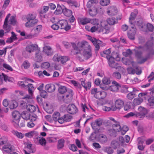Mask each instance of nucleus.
Listing matches in <instances>:
<instances>
[{
	"mask_svg": "<svg viewBox=\"0 0 154 154\" xmlns=\"http://www.w3.org/2000/svg\"><path fill=\"white\" fill-rule=\"evenodd\" d=\"M26 83V81H19L17 83V85L21 88H28L29 94L26 95L24 97V98L26 100H28L27 101H29V100L30 99L32 98L33 94L32 89H34V87L32 84L29 83L27 85H26L25 84Z\"/></svg>",
	"mask_w": 154,
	"mask_h": 154,
	"instance_id": "obj_1",
	"label": "nucleus"
},
{
	"mask_svg": "<svg viewBox=\"0 0 154 154\" xmlns=\"http://www.w3.org/2000/svg\"><path fill=\"white\" fill-rule=\"evenodd\" d=\"M115 55V57L113 56L112 57L110 56H106V58L107 59L108 62V64L109 66L112 68H116L117 69L118 68V63L116 62L114 58L117 61H119L120 60V58L119 57V54L117 53H116Z\"/></svg>",
	"mask_w": 154,
	"mask_h": 154,
	"instance_id": "obj_2",
	"label": "nucleus"
},
{
	"mask_svg": "<svg viewBox=\"0 0 154 154\" xmlns=\"http://www.w3.org/2000/svg\"><path fill=\"white\" fill-rule=\"evenodd\" d=\"M73 94V92L72 90L68 89L67 92L62 96L63 101L66 103L70 102L72 99Z\"/></svg>",
	"mask_w": 154,
	"mask_h": 154,
	"instance_id": "obj_3",
	"label": "nucleus"
},
{
	"mask_svg": "<svg viewBox=\"0 0 154 154\" xmlns=\"http://www.w3.org/2000/svg\"><path fill=\"white\" fill-rule=\"evenodd\" d=\"M14 146L10 144L4 145L2 148V150L4 151L7 153H9V154H17L14 151Z\"/></svg>",
	"mask_w": 154,
	"mask_h": 154,
	"instance_id": "obj_4",
	"label": "nucleus"
},
{
	"mask_svg": "<svg viewBox=\"0 0 154 154\" xmlns=\"http://www.w3.org/2000/svg\"><path fill=\"white\" fill-rule=\"evenodd\" d=\"M114 104L115 107L112 109L113 111H115L117 109H121L124 106V102L123 99L118 98L115 100Z\"/></svg>",
	"mask_w": 154,
	"mask_h": 154,
	"instance_id": "obj_5",
	"label": "nucleus"
},
{
	"mask_svg": "<svg viewBox=\"0 0 154 154\" xmlns=\"http://www.w3.org/2000/svg\"><path fill=\"white\" fill-rule=\"evenodd\" d=\"M58 23L60 26L61 29H64L66 31H67L71 29L70 25L68 24V21L66 20H60L59 21Z\"/></svg>",
	"mask_w": 154,
	"mask_h": 154,
	"instance_id": "obj_6",
	"label": "nucleus"
},
{
	"mask_svg": "<svg viewBox=\"0 0 154 154\" xmlns=\"http://www.w3.org/2000/svg\"><path fill=\"white\" fill-rule=\"evenodd\" d=\"M3 79L5 82L8 81L9 82H12L13 80V78L9 77L7 75L2 73L1 74H0V85L2 84Z\"/></svg>",
	"mask_w": 154,
	"mask_h": 154,
	"instance_id": "obj_7",
	"label": "nucleus"
},
{
	"mask_svg": "<svg viewBox=\"0 0 154 154\" xmlns=\"http://www.w3.org/2000/svg\"><path fill=\"white\" fill-rule=\"evenodd\" d=\"M139 112L137 113L136 115L137 116H140V118H142L144 117L148 113L147 110L145 108L142 106H140L138 109Z\"/></svg>",
	"mask_w": 154,
	"mask_h": 154,
	"instance_id": "obj_8",
	"label": "nucleus"
},
{
	"mask_svg": "<svg viewBox=\"0 0 154 154\" xmlns=\"http://www.w3.org/2000/svg\"><path fill=\"white\" fill-rule=\"evenodd\" d=\"M112 84V85L109 88V90L114 92L118 91L119 88L121 87L120 85L115 81H113Z\"/></svg>",
	"mask_w": 154,
	"mask_h": 154,
	"instance_id": "obj_9",
	"label": "nucleus"
},
{
	"mask_svg": "<svg viewBox=\"0 0 154 154\" xmlns=\"http://www.w3.org/2000/svg\"><path fill=\"white\" fill-rule=\"evenodd\" d=\"M69 113L71 114H74L77 112L78 109L76 106L73 104H69L67 107Z\"/></svg>",
	"mask_w": 154,
	"mask_h": 154,
	"instance_id": "obj_10",
	"label": "nucleus"
},
{
	"mask_svg": "<svg viewBox=\"0 0 154 154\" xmlns=\"http://www.w3.org/2000/svg\"><path fill=\"white\" fill-rule=\"evenodd\" d=\"M52 118L55 122L57 121L61 124H62L63 122V120L61 119V117H60V114L58 112H55L53 115Z\"/></svg>",
	"mask_w": 154,
	"mask_h": 154,
	"instance_id": "obj_11",
	"label": "nucleus"
},
{
	"mask_svg": "<svg viewBox=\"0 0 154 154\" xmlns=\"http://www.w3.org/2000/svg\"><path fill=\"white\" fill-rule=\"evenodd\" d=\"M72 46L73 48L71 50V52L73 54L75 55L78 54H81V50L79 49V47L77 46L74 42H71Z\"/></svg>",
	"mask_w": 154,
	"mask_h": 154,
	"instance_id": "obj_12",
	"label": "nucleus"
},
{
	"mask_svg": "<svg viewBox=\"0 0 154 154\" xmlns=\"http://www.w3.org/2000/svg\"><path fill=\"white\" fill-rule=\"evenodd\" d=\"M44 52L48 56L53 54V51L51 48L49 46H45L43 47Z\"/></svg>",
	"mask_w": 154,
	"mask_h": 154,
	"instance_id": "obj_13",
	"label": "nucleus"
},
{
	"mask_svg": "<svg viewBox=\"0 0 154 154\" xmlns=\"http://www.w3.org/2000/svg\"><path fill=\"white\" fill-rule=\"evenodd\" d=\"M56 87L55 85L52 84H49L46 85L45 86L46 90L48 92L51 93L54 91Z\"/></svg>",
	"mask_w": 154,
	"mask_h": 154,
	"instance_id": "obj_14",
	"label": "nucleus"
},
{
	"mask_svg": "<svg viewBox=\"0 0 154 154\" xmlns=\"http://www.w3.org/2000/svg\"><path fill=\"white\" fill-rule=\"evenodd\" d=\"M106 93L105 91H98L95 95L96 98L99 100L103 99L106 97Z\"/></svg>",
	"mask_w": 154,
	"mask_h": 154,
	"instance_id": "obj_15",
	"label": "nucleus"
},
{
	"mask_svg": "<svg viewBox=\"0 0 154 154\" xmlns=\"http://www.w3.org/2000/svg\"><path fill=\"white\" fill-rule=\"evenodd\" d=\"M81 85L85 90L87 91L88 89H90L91 86V83L90 82H87L85 80L84 81H81Z\"/></svg>",
	"mask_w": 154,
	"mask_h": 154,
	"instance_id": "obj_16",
	"label": "nucleus"
},
{
	"mask_svg": "<svg viewBox=\"0 0 154 154\" xmlns=\"http://www.w3.org/2000/svg\"><path fill=\"white\" fill-rule=\"evenodd\" d=\"M78 22L82 25H85L91 22V19L86 17L79 18L78 20Z\"/></svg>",
	"mask_w": 154,
	"mask_h": 154,
	"instance_id": "obj_17",
	"label": "nucleus"
},
{
	"mask_svg": "<svg viewBox=\"0 0 154 154\" xmlns=\"http://www.w3.org/2000/svg\"><path fill=\"white\" fill-rule=\"evenodd\" d=\"M109 10L107 11L108 14L110 15H115L117 12V10L116 7L114 6H111L109 8Z\"/></svg>",
	"mask_w": 154,
	"mask_h": 154,
	"instance_id": "obj_18",
	"label": "nucleus"
},
{
	"mask_svg": "<svg viewBox=\"0 0 154 154\" xmlns=\"http://www.w3.org/2000/svg\"><path fill=\"white\" fill-rule=\"evenodd\" d=\"M38 21V20L36 19L33 20H28V21L25 23V26L27 27H32L36 24Z\"/></svg>",
	"mask_w": 154,
	"mask_h": 154,
	"instance_id": "obj_19",
	"label": "nucleus"
},
{
	"mask_svg": "<svg viewBox=\"0 0 154 154\" xmlns=\"http://www.w3.org/2000/svg\"><path fill=\"white\" fill-rule=\"evenodd\" d=\"M38 47V45L36 44H32L27 46L26 48V50L29 53H31L36 50Z\"/></svg>",
	"mask_w": 154,
	"mask_h": 154,
	"instance_id": "obj_20",
	"label": "nucleus"
},
{
	"mask_svg": "<svg viewBox=\"0 0 154 154\" xmlns=\"http://www.w3.org/2000/svg\"><path fill=\"white\" fill-rule=\"evenodd\" d=\"M88 50V51H85L84 52V55L87 59H88L92 56L91 46H89Z\"/></svg>",
	"mask_w": 154,
	"mask_h": 154,
	"instance_id": "obj_21",
	"label": "nucleus"
},
{
	"mask_svg": "<svg viewBox=\"0 0 154 154\" xmlns=\"http://www.w3.org/2000/svg\"><path fill=\"white\" fill-rule=\"evenodd\" d=\"M79 48H82L85 49L86 48H88L89 46H90L88 45V42L86 41L82 42H78L77 44Z\"/></svg>",
	"mask_w": 154,
	"mask_h": 154,
	"instance_id": "obj_22",
	"label": "nucleus"
},
{
	"mask_svg": "<svg viewBox=\"0 0 154 154\" xmlns=\"http://www.w3.org/2000/svg\"><path fill=\"white\" fill-rule=\"evenodd\" d=\"M107 23L110 25H114L118 23L117 19L114 17L109 18L106 20Z\"/></svg>",
	"mask_w": 154,
	"mask_h": 154,
	"instance_id": "obj_23",
	"label": "nucleus"
},
{
	"mask_svg": "<svg viewBox=\"0 0 154 154\" xmlns=\"http://www.w3.org/2000/svg\"><path fill=\"white\" fill-rule=\"evenodd\" d=\"M111 48H109L108 49L103 51V52H100V56L102 57H106L107 56H109V54L111 52Z\"/></svg>",
	"mask_w": 154,
	"mask_h": 154,
	"instance_id": "obj_24",
	"label": "nucleus"
},
{
	"mask_svg": "<svg viewBox=\"0 0 154 154\" xmlns=\"http://www.w3.org/2000/svg\"><path fill=\"white\" fill-rule=\"evenodd\" d=\"M12 115L14 119L16 120H19L21 116L20 113L17 111H14L13 112Z\"/></svg>",
	"mask_w": 154,
	"mask_h": 154,
	"instance_id": "obj_25",
	"label": "nucleus"
},
{
	"mask_svg": "<svg viewBox=\"0 0 154 154\" xmlns=\"http://www.w3.org/2000/svg\"><path fill=\"white\" fill-rule=\"evenodd\" d=\"M99 141L101 143H104L107 142V138L106 136L103 134H100L99 136Z\"/></svg>",
	"mask_w": 154,
	"mask_h": 154,
	"instance_id": "obj_26",
	"label": "nucleus"
},
{
	"mask_svg": "<svg viewBox=\"0 0 154 154\" xmlns=\"http://www.w3.org/2000/svg\"><path fill=\"white\" fill-rule=\"evenodd\" d=\"M12 133L14 135L19 139H22L24 136V134H22L21 132H19L16 130H12Z\"/></svg>",
	"mask_w": 154,
	"mask_h": 154,
	"instance_id": "obj_27",
	"label": "nucleus"
},
{
	"mask_svg": "<svg viewBox=\"0 0 154 154\" xmlns=\"http://www.w3.org/2000/svg\"><path fill=\"white\" fill-rule=\"evenodd\" d=\"M63 12L64 15L67 17L71 16L72 14L71 10L68 9L65 7H64V8L63 10Z\"/></svg>",
	"mask_w": 154,
	"mask_h": 154,
	"instance_id": "obj_28",
	"label": "nucleus"
},
{
	"mask_svg": "<svg viewBox=\"0 0 154 154\" xmlns=\"http://www.w3.org/2000/svg\"><path fill=\"white\" fill-rule=\"evenodd\" d=\"M21 116L23 119L27 120L30 119V114L27 112L23 111L22 113Z\"/></svg>",
	"mask_w": 154,
	"mask_h": 154,
	"instance_id": "obj_29",
	"label": "nucleus"
},
{
	"mask_svg": "<svg viewBox=\"0 0 154 154\" xmlns=\"http://www.w3.org/2000/svg\"><path fill=\"white\" fill-rule=\"evenodd\" d=\"M65 140L63 139H61L58 140V144L57 146V148L58 149H62L64 146Z\"/></svg>",
	"mask_w": 154,
	"mask_h": 154,
	"instance_id": "obj_30",
	"label": "nucleus"
},
{
	"mask_svg": "<svg viewBox=\"0 0 154 154\" xmlns=\"http://www.w3.org/2000/svg\"><path fill=\"white\" fill-rule=\"evenodd\" d=\"M90 15L92 16L96 15L97 14V9L96 7H94L89 10Z\"/></svg>",
	"mask_w": 154,
	"mask_h": 154,
	"instance_id": "obj_31",
	"label": "nucleus"
},
{
	"mask_svg": "<svg viewBox=\"0 0 154 154\" xmlns=\"http://www.w3.org/2000/svg\"><path fill=\"white\" fill-rule=\"evenodd\" d=\"M138 140V148L140 150H143L144 149V147L143 145L144 141L141 138H139Z\"/></svg>",
	"mask_w": 154,
	"mask_h": 154,
	"instance_id": "obj_32",
	"label": "nucleus"
},
{
	"mask_svg": "<svg viewBox=\"0 0 154 154\" xmlns=\"http://www.w3.org/2000/svg\"><path fill=\"white\" fill-rule=\"evenodd\" d=\"M35 59L36 62H40L42 61V57L38 51L35 52Z\"/></svg>",
	"mask_w": 154,
	"mask_h": 154,
	"instance_id": "obj_33",
	"label": "nucleus"
},
{
	"mask_svg": "<svg viewBox=\"0 0 154 154\" xmlns=\"http://www.w3.org/2000/svg\"><path fill=\"white\" fill-rule=\"evenodd\" d=\"M148 105L150 108H154V97H151L148 99Z\"/></svg>",
	"mask_w": 154,
	"mask_h": 154,
	"instance_id": "obj_34",
	"label": "nucleus"
},
{
	"mask_svg": "<svg viewBox=\"0 0 154 154\" xmlns=\"http://www.w3.org/2000/svg\"><path fill=\"white\" fill-rule=\"evenodd\" d=\"M143 101V98H137L134 99L133 103L134 105L137 106L140 104Z\"/></svg>",
	"mask_w": 154,
	"mask_h": 154,
	"instance_id": "obj_35",
	"label": "nucleus"
},
{
	"mask_svg": "<svg viewBox=\"0 0 154 154\" xmlns=\"http://www.w3.org/2000/svg\"><path fill=\"white\" fill-rule=\"evenodd\" d=\"M136 32L132 31L131 29H130L128 33V38L131 40H134L135 39V35Z\"/></svg>",
	"mask_w": 154,
	"mask_h": 154,
	"instance_id": "obj_36",
	"label": "nucleus"
},
{
	"mask_svg": "<svg viewBox=\"0 0 154 154\" xmlns=\"http://www.w3.org/2000/svg\"><path fill=\"white\" fill-rule=\"evenodd\" d=\"M68 90L65 86H60L58 88L59 92L61 94H63L67 92Z\"/></svg>",
	"mask_w": 154,
	"mask_h": 154,
	"instance_id": "obj_37",
	"label": "nucleus"
},
{
	"mask_svg": "<svg viewBox=\"0 0 154 154\" xmlns=\"http://www.w3.org/2000/svg\"><path fill=\"white\" fill-rule=\"evenodd\" d=\"M38 134V133L36 131H32L30 132L26 133L25 136L29 138L32 137L34 136H36Z\"/></svg>",
	"mask_w": 154,
	"mask_h": 154,
	"instance_id": "obj_38",
	"label": "nucleus"
},
{
	"mask_svg": "<svg viewBox=\"0 0 154 154\" xmlns=\"http://www.w3.org/2000/svg\"><path fill=\"white\" fill-rule=\"evenodd\" d=\"M27 110L30 112H34L36 110L35 106L33 105L29 104L26 107Z\"/></svg>",
	"mask_w": 154,
	"mask_h": 154,
	"instance_id": "obj_39",
	"label": "nucleus"
},
{
	"mask_svg": "<svg viewBox=\"0 0 154 154\" xmlns=\"http://www.w3.org/2000/svg\"><path fill=\"white\" fill-rule=\"evenodd\" d=\"M72 116L68 115H65L62 117H61V119L63 120L62 124L65 122H68L70 121Z\"/></svg>",
	"mask_w": 154,
	"mask_h": 154,
	"instance_id": "obj_40",
	"label": "nucleus"
},
{
	"mask_svg": "<svg viewBox=\"0 0 154 154\" xmlns=\"http://www.w3.org/2000/svg\"><path fill=\"white\" fill-rule=\"evenodd\" d=\"M136 17V14L133 12H132L131 13L130 17H129V22L131 24H132L133 23V21L134 20Z\"/></svg>",
	"mask_w": 154,
	"mask_h": 154,
	"instance_id": "obj_41",
	"label": "nucleus"
},
{
	"mask_svg": "<svg viewBox=\"0 0 154 154\" xmlns=\"http://www.w3.org/2000/svg\"><path fill=\"white\" fill-rule=\"evenodd\" d=\"M69 60V58L68 56H61L60 61L62 64H63Z\"/></svg>",
	"mask_w": 154,
	"mask_h": 154,
	"instance_id": "obj_42",
	"label": "nucleus"
},
{
	"mask_svg": "<svg viewBox=\"0 0 154 154\" xmlns=\"http://www.w3.org/2000/svg\"><path fill=\"white\" fill-rule=\"evenodd\" d=\"M112 127L113 129L117 132H119L121 130V127L119 124H115L112 125Z\"/></svg>",
	"mask_w": 154,
	"mask_h": 154,
	"instance_id": "obj_43",
	"label": "nucleus"
},
{
	"mask_svg": "<svg viewBox=\"0 0 154 154\" xmlns=\"http://www.w3.org/2000/svg\"><path fill=\"white\" fill-rule=\"evenodd\" d=\"M3 28L4 30L6 31V32H10L11 29V26L8 25L7 23H4L3 25Z\"/></svg>",
	"mask_w": 154,
	"mask_h": 154,
	"instance_id": "obj_44",
	"label": "nucleus"
},
{
	"mask_svg": "<svg viewBox=\"0 0 154 154\" xmlns=\"http://www.w3.org/2000/svg\"><path fill=\"white\" fill-rule=\"evenodd\" d=\"M39 94L40 96L44 98H46L48 96V94L47 92L45 90H42L39 92Z\"/></svg>",
	"mask_w": 154,
	"mask_h": 154,
	"instance_id": "obj_45",
	"label": "nucleus"
},
{
	"mask_svg": "<svg viewBox=\"0 0 154 154\" xmlns=\"http://www.w3.org/2000/svg\"><path fill=\"white\" fill-rule=\"evenodd\" d=\"M22 66L25 69L28 68L30 66V64L29 61L27 60H25L23 62Z\"/></svg>",
	"mask_w": 154,
	"mask_h": 154,
	"instance_id": "obj_46",
	"label": "nucleus"
},
{
	"mask_svg": "<svg viewBox=\"0 0 154 154\" xmlns=\"http://www.w3.org/2000/svg\"><path fill=\"white\" fill-rule=\"evenodd\" d=\"M103 83L105 85H108L111 82L109 78L107 77H104L102 80Z\"/></svg>",
	"mask_w": 154,
	"mask_h": 154,
	"instance_id": "obj_47",
	"label": "nucleus"
},
{
	"mask_svg": "<svg viewBox=\"0 0 154 154\" xmlns=\"http://www.w3.org/2000/svg\"><path fill=\"white\" fill-rule=\"evenodd\" d=\"M24 97L23 98V99L25 100V101L22 100L20 102V105L21 106H22L23 107H26L27 105L26 102L28 103L30 102L31 100V99H30L29 100V101H28V100H26L24 98Z\"/></svg>",
	"mask_w": 154,
	"mask_h": 154,
	"instance_id": "obj_48",
	"label": "nucleus"
},
{
	"mask_svg": "<svg viewBox=\"0 0 154 154\" xmlns=\"http://www.w3.org/2000/svg\"><path fill=\"white\" fill-rule=\"evenodd\" d=\"M110 2V0H101L100 2V4L102 6H105L108 5Z\"/></svg>",
	"mask_w": 154,
	"mask_h": 154,
	"instance_id": "obj_49",
	"label": "nucleus"
},
{
	"mask_svg": "<svg viewBox=\"0 0 154 154\" xmlns=\"http://www.w3.org/2000/svg\"><path fill=\"white\" fill-rule=\"evenodd\" d=\"M112 76L118 79H120L121 77V75L120 73L117 72H114L112 74Z\"/></svg>",
	"mask_w": 154,
	"mask_h": 154,
	"instance_id": "obj_50",
	"label": "nucleus"
},
{
	"mask_svg": "<svg viewBox=\"0 0 154 154\" xmlns=\"http://www.w3.org/2000/svg\"><path fill=\"white\" fill-rule=\"evenodd\" d=\"M66 3L71 6H75L76 7V2L75 1L73 0H68L66 1Z\"/></svg>",
	"mask_w": 154,
	"mask_h": 154,
	"instance_id": "obj_51",
	"label": "nucleus"
},
{
	"mask_svg": "<svg viewBox=\"0 0 154 154\" xmlns=\"http://www.w3.org/2000/svg\"><path fill=\"white\" fill-rule=\"evenodd\" d=\"M36 17V15L35 14H28L27 17V20H35Z\"/></svg>",
	"mask_w": 154,
	"mask_h": 154,
	"instance_id": "obj_52",
	"label": "nucleus"
},
{
	"mask_svg": "<svg viewBox=\"0 0 154 154\" xmlns=\"http://www.w3.org/2000/svg\"><path fill=\"white\" fill-rule=\"evenodd\" d=\"M38 142L42 146H45L46 144V141L45 138L42 137L38 140Z\"/></svg>",
	"mask_w": 154,
	"mask_h": 154,
	"instance_id": "obj_53",
	"label": "nucleus"
},
{
	"mask_svg": "<svg viewBox=\"0 0 154 154\" xmlns=\"http://www.w3.org/2000/svg\"><path fill=\"white\" fill-rule=\"evenodd\" d=\"M103 122L102 119H99L95 120L94 123L95 125L98 126H100L102 125Z\"/></svg>",
	"mask_w": 154,
	"mask_h": 154,
	"instance_id": "obj_54",
	"label": "nucleus"
},
{
	"mask_svg": "<svg viewBox=\"0 0 154 154\" xmlns=\"http://www.w3.org/2000/svg\"><path fill=\"white\" fill-rule=\"evenodd\" d=\"M135 96V94L133 92H130L127 96L128 98L130 100H132Z\"/></svg>",
	"mask_w": 154,
	"mask_h": 154,
	"instance_id": "obj_55",
	"label": "nucleus"
},
{
	"mask_svg": "<svg viewBox=\"0 0 154 154\" xmlns=\"http://www.w3.org/2000/svg\"><path fill=\"white\" fill-rule=\"evenodd\" d=\"M128 88L126 85H123L121 87V91L122 93H127L129 92L128 89Z\"/></svg>",
	"mask_w": 154,
	"mask_h": 154,
	"instance_id": "obj_56",
	"label": "nucleus"
},
{
	"mask_svg": "<svg viewBox=\"0 0 154 154\" xmlns=\"http://www.w3.org/2000/svg\"><path fill=\"white\" fill-rule=\"evenodd\" d=\"M132 54V52L130 49H127L125 52H123V55L125 57H128Z\"/></svg>",
	"mask_w": 154,
	"mask_h": 154,
	"instance_id": "obj_57",
	"label": "nucleus"
},
{
	"mask_svg": "<svg viewBox=\"0 0 154 154\" xmlns=\"http://www.w3.org/2000/svg\"><path fill=\"white\" fill-rule=\"evenodd\" d=\"M61 56H60L58 54H55L53 58V60L54 62H59L60 61Z\"/></svg>",
	"mask_w": 154,
	"mask_h": 154,
	"instance_id": "obj_58",
	"label": "nucleus"
},
{
	"mask_svg": "<svg viewBox=\"0 0 154 154\" xmlns=\"http://www.w3.org/2000/svg\"><path fill=\"white\" fill-rule=\"evenodd\" d=\"M146 27L147 29L150 32H152L154 29V27L153 25L150 23H148L146 25Z\"/></svg>",
	"mask_w": 154,
	"mask_h": 154,
	"instance_id": "obj_59",
	"label": "nucleus"
},
{
	"mask_svg": "<svg viewBox=\"0 0 154 154\" xmlns=\"http://www.w3.org/2000/svg\"><path fill=\"white\" fill-rule=\"evenodd\" d=\"M111 145L114 149H116L119 146V143L117 141L114 140L112 142Z\"/></svg>",
	"mask_w": 154,
	"mask_h": 154,
	"instance_id": "obj_60",
	"label": "nucleus"
},
{
	"mask_svg": "<svg viewBox=\"0 0 154 154\" xmlns=\"http://www.w3.org/2000/svg\"><path fill=\"white\" fill-rule=\"evenodd\" d=\"M50 64L49 63L45 62L43 63L41 65V67L44 69H48L50 66Z\"/></svg>",
	"mask_w": 154,
	"mask_h": 154,
	"instance_id": "obj_61",
	"label": "nucleus"
},
{
	"mask_svg": "<svg viewBox=\"0 0 154 154\" xmlns=\"http://www.w3.org/2000/svg\"><path fill=\"white\" fill-rule=\"evenodd\" d=\"M128 73L129 74H134L136 72L135 70L131 67L128 68L127 69Z\"/></svg>",
	"mask_w": 154,
	"mask_h": 154,
	"instance_id": "obj_62",
	"label": "nucleus"
},
{
	"mask_svg": "<svg viewBox=\"0 0 154 154\" xmlns=\"http://www.w3.org/2000/svg\"><path fill=\"white\" fill-rule=\"evenodd\" d=\"M3 66L5 68L10 71H12L13 70L12 68L8 64L5 63H3Z\"/></svg>",
	"mask_w": 154,
	"mask_h": 154,
	"instance_id": "obj_63",
	"label": "nucleus"
},
{
	"mask_svg": "<svg viewBox=\"0 0 154 154\" xmlns=\"http://www.w3.org/2000/svg\"><path fill=\"white\" fill-rule=\"evenodd\" d=\"M105 152H106L108 153V154H112L113 152V150L111 148V147H109L106 148L104 150Z\"/></svg>",
	"mask_w": 154,
	"mask_h": 154,
	"instance_id": "obj_64",
	"label": "nucleus"
}]
</instances>
